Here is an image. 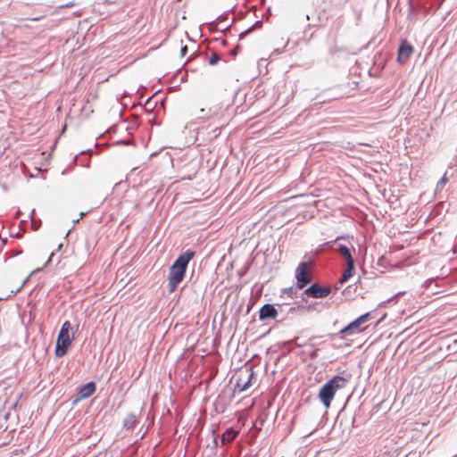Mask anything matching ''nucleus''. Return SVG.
I'll list each match as a JSON object with an SVG mask.
<instances>
[{
  "label": "nucleus",
  "mask_w": 457,
  "mask_h": 457,
  "mask_svg": "<svg viewBox=\"0 0 457 457\" xmlns=\"http://www.w3.org/2000/svg\"><path fill=\"white\" fill-rule=\"evenodd\" d=\"M195 253L187 250L180 254L172 263L169 270L168 286L170 293L174 292L178 286L183 281L189 262L194 258Z\"/></svg>",
  "instance_id": "f257e3e1"
},
{
  "label": "nucleus",
  "mask_w": 457,
  "mask_h": 457,
  "mask_svg": "<svg viewBox=\"0 0 457 457\" xmlns=\"http://www.w3.org/2000/svg\"><path fill=\"white\" fill-rule=\"evenodd\" d=\"M346 238H349V237L340 236L337 237L335 240L326 242L323 245V247L338 253L345 260L346 267L342 277L339 279L340 284H345L353 275V271L355 269V262L352 255L351 249L348 246L339 243L340 240Z\"/></svg>",
  "instance_id": "f03ea898"
},
{
  "label": "nucleus",
  "mask_w": 457,
  "mask_h": 457,
  "mask_svg": "<svg viewBox=\"0 0 457 457\" xmlns=\"http://www.w3.org/2000/svg\"><path fill=\"white\" fill-rule=\"evenodd\" d=\"M351 378L352 375L350 373H345L344 376L337 375L321 386L318 397L325 408L330 407L337 392L345 388Z\"/></svg>",
  "instance_id": "7ed1b4c3"
},
{
  "label": "nucleus",
  "mask_w": 457,
  "mask_h": 457,
  "mask_svg": "<svg viewBox=\"0 0 457 457\" xmlns=\"http://www.w3.org/2000/svg\"><path fill=\"white\" fill-rule=\"evenodd\" d=\"M311 262H302L299 263L295 270V278H296V286L298 288L303 289L309 283H311L312 279V275L311 273Z\"/></svg>",
  "instance_id": "20e7f679"
},
{
  "label": "nucleus",
  "mask_w": 457,
  "mask_h": 457,
  "mask_svg": "<svg viewBox=\"0 0 457 457\" xmlns=\"http://www.w3.org/2000/svg\"><path fill=\"white\" fill-rule=\"evenodd\" d=\"M255 377V374L252 368H246L245 370H241L237 374V378L235 384V392L242 393L247 390L252 383V379Z\"/></svg>",
  "instance_id": "39448f33"
},
{
  "label": "nucleus",
  "mask_w": 457,
  "mask_h": 457,
  "mask_svg": "<svg viewBox=\"0 0 457 457\" xmlns=\"http://www.w3.org/2000/svg\"><path fill=\"white\" fill-rule=\"evenodd\" d=\"M331 289L329 287L321 286L319 283H314L306 288L303 292L309 297L323 298L329 295Z\"/></svg>",
  "instance_id": "423d86ee"
},
{
  "label": "nucleus",
  "mask_w": 457,
  "mask_h": 457,
  "mask_svg": "<svg viewBox=\"0 0 457 457\" xmlns=\"http://www.w3.org/2000/svg\"><path fill=\"white\" fill-rule=\"evenodd\" d=\"M71 345V339L69 334L59 333L55 345V356L62 357L67 353L69 346Z\"/></svg>",
  "instance_id": "0eeeda50"
},
{
  "label": "nucleus",
  "mask_w": 457,
  "mask_h": 457,
  "mask_svg": "<svg viewBox=\"0 0 457 457\" xmlns=\"http://www.w3.org/2000/svg\"><path fill=\"white\" fill-rule=\"evenodd\" d=\"M199 112V119L203 120H220L224 114V109L220 104L213 105L208 110L202 108Z\"/></svg>",
  "instance_id": "6e6552de"
},
{
  "label": "nucleus",
  "mask_w": 457,
  "mask_h": 457,
  "mask_svg": "<svg viewBox=\"0 0 457 457\" xmlns=\"http://www.w3.org/2000/svg\"><path fill=\"white\" fill-rule=\"evenodd\" d=\"M371 317V312H366L360 317H358L356 320L349 323L346 327L341 329L340 334H352L355 330H357L360 326L366 321H368Z\"/></svg>",
  "instance_id": "1a4fd4ad"
},
{
  "label": "nucleus",
  "mask_w": 457,
  "mask_h": 457,
  "mask_svg": "<svg viewBox=\"0 0 457 457\" xmlns=\"http://www.w3.org/2000/svg\"><path fill=\"white\" fill-rule=\"evenodd\" d=\"M278 314V310L275 304L265 303L259 311V320L263 321L267 320H274Z\"/></svg>",
  "instance_id": "9d476101"
},
{
  "label": "nucleus",
  "mask_w": 457,
  "mask_h": 457,
  "mask_svg": "<svg viewBox=\"0 0 457 457\" xmlns=\"http://www.w3.org/2000/svg\"><path fill=\"white\" fill-rule=\"evenodd\" d=\"M412 52L413 47L411 46V45L406 39L402 40L398 48V62L401 63L405 62L410 58Z\"/></svg>",
  "instance_id": "9b49d317"
},
{
  "label": "nucleus",
  "mask_w": 457,
  "mask_h": 457,
  "mask_svg": "<svg viewBox=\"0 0 457 457\" xmlns=\"http://www.w3.org/2000/svg\"><path fill=\"white\" fill-rule=\"evenodd\" d=\"M96 391V383L90 381L78 388L75 403L90 397Z\"/></svg>",
  "instance_id": "f8f14e48"
},
{
  "label": "nucleus",
  "mask_w": 457,
  "mask_h": 457,
  "mask_svg": "<svg viewBox=\"0 0 457 457\" xmlns=\"http://www.w3.org/2000/svg\"><path fill=\"white\" fill-rule=\"evenodd\" d=\"M238 435V431L233 428H228L221 436V444L223 445H228L233 442Z\"/></svg>",
  "instance_id": "ddd939ff"
},
{
  "label": "nucleus",
  "mask_w": 457,
  "mask_h": 457,
  "mask_svg": "<svg viewBox=\"0 0 457 457\" xmlns=\"http://www.w3.org/2000/svg\"><path fill=\"white\" fill-rule=\"evenodd\" d=\"M137 423V419L136 414L129 413L128 414L125 419L123 420V427L126 429H133Z\"/></svg>",
  "instance_id": "4468645a"
},
{
  "label": "nucleus",
  "mask_w": 457,
  "mask_h": 457,
  "mask_svg": "<svg viewBox=\"0 0 457 457\" xmlns=\"http://www.w3.org/2000/svg\"><path fill=\"white\" fill-rule=\"evenodd\" d=\"M152 98H153V97H149V98L145 101V103L144 106H142V108H143L146 112H152L154 111V109L155 108V106H156V103H155V102L154 103V102H153V100H152ZM138 105L141 107V104H138Z\"/></svg>",
  "instance_id": "2eb2a0df"
},
{
  "label": "nucleus",
  "mask_w": 457,
  "mask_h": 457,
  "mask_svg": "<svg viewBox=\"0 0 457 457\" xmlns=\"http://www.w3.org/2000/svg\"><path fill=\"white\" fill-rule=\"evenodd\" d=\"M262 21H257L253 26H251L249 29H247L246 30L243 31L240 33L239 35V39H243L246 35H248L251 31H253L255 28H258V27H262Z\"/></svg>",
  "instance_id": "dca6fc26"
},
{
  "label": "nucleus",
  "mask_w": 457,
  "mask_h": 457,
  "mask_svg": "<svg viewBox=\"0 0 457 457\" xmlns=\"http://www.w3.org/2000/svg\"><path fill=\"white\" fill-rule=\"evenodd\" d=\"M296 294H297L296 289L294 288L293 287H291L284 288L282 290L281 296L286 295L287 297L293 299V298L296 297Z\"/></svg>",
  "instance_id": "f3484780"
},
{
  "label": "nucleus",
  "mask_w": 457,
  "mask_h": 457,
  "mask_svg": "<svg viewBox=\"0 0 457 457\" xmlns=\"http://www.w3.org/2000/svg\"><path fill=\"white\" fill-rule=\"evenodd\" d=\"M220 60V57L219 54L216 52H213L209 58V64L216 65Z\"/></svg>",
  "instance_id": "a211bd4d"
},
{
  "label": "nucleus",
  "mask_w": 457,
  "mask_h": 457,
  "mask_svg": "<svg viewBox=\"0 0 457 457\" xmlns=\"http://www.w3.org/2000/svg\"><path fill=\"white\" fill-rule=\"evenodd\" d=\"M71 328V322L69 320H66L65 322H63V324L62 325V328L59 331V333H65V334H69V331L70 329Z\"/></svg>",
  "instance_id": "6ab92c4d"
},
{
  "label": "nucleus",
  "mask_w": 457,
  "mask_h": 457,
  "mask_svg": "<svg viewBox=\"0 0 457 457\" xmlns=\"http://www.w3.org/2000/svg\"><path fill=\"white\" fill-rule=\"evenodd\" d=\"M448 181V179L446 177V175L445 174L441 179L440 180L437 182L436 184V189L439 190V189H442L444 187V186L446 184V182Z\"/></svg>",
  "instance_id": "aec40b11"
},
{
  "label": "nucleus",
  "mask_w": 457,
  "mask_h": 457,
  "mask_svg": "<svg viewBox=\"0 0 457 457\" xmlns=\"http://www.w3.org/2000/svg\"><path fill=\"white\" fill-rule=\"evenodd\" d=\"M339 51H340V48L337 45H335L329 48L328 54L333 55Z\"/></svg>",
  "instance_id": "412c9836"
},
{
  "label": "nucleus",
  "mask_w": 457,
  "mask_h": 457,
  "mask_svg": "<svg viewBox=\"0 0 457 457\" xmlns=\"http://www.w3.org/2000/svg\"><path fill=\"white\" fill-rule=\"evenodd\" d=\"M318 356V349H314L311 353H310V358L312 360H314L316 359Z\"/></svg>",
  "instance_id": "4be33fe9"
},
{
  "label": "nucleus",
  "mask_w": 457,
  "mask_h": 457,
  "mask_svg": "<svg viewBox=\"0 0 457 457\" xmlns=\"http://www.w3.org/2000/svg\"><path fill=\"white\" fill-rule=\"evenodd\" d=\"M187 53V46H182L181 49H180V55L181 57H184Z\"/></svg>",
  "instance_id": "5701e85b"
},
{
  "label": "nucleus",
  "mask_w": 457,
  "mask_h": 457,
  "mask_svg": "<svg viewBox=\"0 0 457 457\" xmlns=\"http://www.w3.org/2000/svg\"><path fill=\"white\" fill-rule=\"evenodd\" d=\"M338 97H339V96H337V95L329 96L328 98L323 99V102L337 99Z\"/></svg>",
  "instance_id": "b1692460"
},
{
  "label": "nucleus",
  "mask_w": 457,
  "mask_h": 457,
  "mask_svg": "<svg viewBox=\"0 0 457 457\" xmlns=\"http://www.w3.org/2000/svg\"><path fill=\"white\" fill-rule=\"evenodd\" d=\"M278 305V312H284V309H283V306L284 304H277Z\"/></svg>",
  "instance_id": "393cba45"
},
{
  "label": "nucleus",
  "mask_w": 457,
  "mask_h": 457,
  "mask_svg": "<svg viewBox=\"0 0 457 457\" xmlns=\"http://www.w3.org/2000/svg\"><path fill=\"white\" fill-rule=\"evenodd\" d=\"M84 216H85V212H80V214H79V219H77V220H75L73 222H74V223L78 222V221L79 220V219H82Z\"/></svg>",
  "instance_id": "a878e982"
},
{
  "label": "nucleus",
  "mask_w": 457,
  "mask_h": 457,
  "mask_svg": "<svg viewBox=\"0 0 457 457\" xmlns=\"http://www.w3.org/2000/svg\"><path fill=\"white\" fill-rule=\"evenodd\" d=\"M296 307H290L288 310V313H294L296 311Z\"/></svg>",
  "instance_id": "bb28decb"
},
{
  "label": "nucleus",
  "mask_w": 457,
  "mask_h": 457,
  "mask_svg": "<svg viewBox=\"0 0 457 457\" xmlns=\"http://www.w3.org/2000/svg\"><path fill=\"white\" fill-rule=\"evenodd\" d=\"M218 444H219V443H218V439L215 437V438L213 439V447H214V448H217V447H218Z\"/></svg>",
  "instance_id": "cd10ccee"
},
{
  "label": "nucleus",
  "mask_w": 457,
  "mask_h": 457,
  "mask_svg": "<svg viewBox=\"0 0 457 457\" xmlns=\"http://www.w3.org/2000/svg\"><path fill=\"white\" fill-rule=\"evenodd\" d=\"M237 54V47L233 49L231 52H230V54L231 55H236Z\"/></svg>",
  "instance_id": "c85d7f7f"
},
{
  "label": "nucleus",
  "mask_w": 457,
  "mask_h": 457,
  "mask_svg": "<svg viewBox=\"0 0 457 457\" xmlns=\"http://www.w3.org/2000/svg\"><path fill=\"white\" fill-rule=\"evenodd\" d=\"M296 345H297L298 347H302V346L307 345V344H297Z\"/></svg>",
  "instance_id": "c756f323"
},
{
  "label": "nucleus",
  "mask_w": 457,
  "mask_h": 457,
  "mask_svg": "<svg viewBox=\"0 0 457 457\" xmlns=\"http://www.w3.org/2000/svg\"><path fill=\"white\" fill-rule=\"evenodd\" d=\"M40 20V17H37V18H32L31 21H39Z\"/></svg>",
  "instance_id": "7c9ffc66"
},
{
  "label": "nucleus",
  "mask_w": 457,
  "mask_h": 457,
  "mask_svg": "<svg viewBox=\"0 0 457 457\" xmlns=\"http://www.w3.org/2000/svg\"><path fill=\"white\" fill-rule=\"evenodd\" d=\"M316 338H318V337H311V338L309 339V341H310V342H312V340H314V339H316Z\"/></svg>",
  "instance_id": "2f4dec72"
},
{
  "label": "nucleus",
  "mask_w": 457,
  "mask_h": 457,
  "mask_svg": "<svg viewBox=\"0 0 457 457\" xmlns=\"http://www.w3.org/2000/svg\"><path fill=\"white\" fill-rule=\"evenodd\" d=\"M32 228H33L34 229H37V228L35 226L34 221H32Z\"/></svg>",
  "instance_id": "473e14b6"
},
{
  "label": "nucleus",
  "mask_w": 457,
  "mask_h": 457,
  "mask_svg": "<svg viewBox=\"0 0 457 457\" xmlns=\"http://www.w3.org/2000/svg\"><path fill=\"white\" fill-rule=\"evenodd\" d=\"M86 152H91V150H87V151H81L79 154H83L84 153Z\"/></svg>",
  "instance_id": "72a5a7b5"
},
{
  "label": "nucleus",
  "mask_w": 457,
  "mask_h": 457,
  "mask_svg": "<svg viewBox=\"0 0 457 457\" xmlns=\"http://www.w3.org/2000/svg\"><path fill=\"white\" fill-rule=\"evenodd\" d=\"M72 5H73L72 4H65V6H66V7H71V6H72Z\"/></svg>",
  "instance_id": "f704fd0d"
},
{
  "label": "nucleus",
  "mask_w": 457,
  "mask_h": 457,
  "mask_svg": "<svg viewBox=\"0 0 457 457\" xmlns=\"http://www.w3.org/2000/svg\"><path fill=\"white\" fill-rule=\"evenodd\" d=\"M305 19H306L307 21H308V20H310V16L307 14V15L305 16Z\"/></svg>",
  "instance_id": "c9c22d12"
},
{
  "label": "nucleus",
  "mask_w": 457,
  "mask_h": 457,
  "mask_svg": "<svg viewBox=\"0 0 457 457\" xmlns=\"http://www.w3.org/2000/svg\"><path fill=\"white\" fill-rule=\"evenodd\" d=\"M402 294H403V293H401V292H400V293H398V294H396V295H395V297H396V296L401 295Z\"/></svg>",
  "instance_id": "e433bc0d"
},
{
  "label": "nucleus",
  "mask_w": 457,
  "mask_h": 457,
  "mask_svg": "<svg viewBox=\"0 0 457 457\" xmlns=\"http://www.w3.org/2000/svg\"><path fill=\"white\" fill-rule=\"evenodd\" d=\"M296 340H298V337H295V339H293L292 342H295Z\"/></svg>",
  "instance_id": "4c0bfd02"
},
{
  "label": "nucleus",
  "mask_w": 457,
  "mask_h": 457,
  "mask_svg": "<svg viewBox=\"0 0 457 457\" xmlns=\"http://www.w3.org/2000/svg\"><path fill=\"white\" fill-rule=\"evenodd\" d=\"M309 345H311L312 347H313V346H314V344L310 343V344H309Z\"/></svg>",
  "instance_id": "58836bf2"
}]
</instances>
